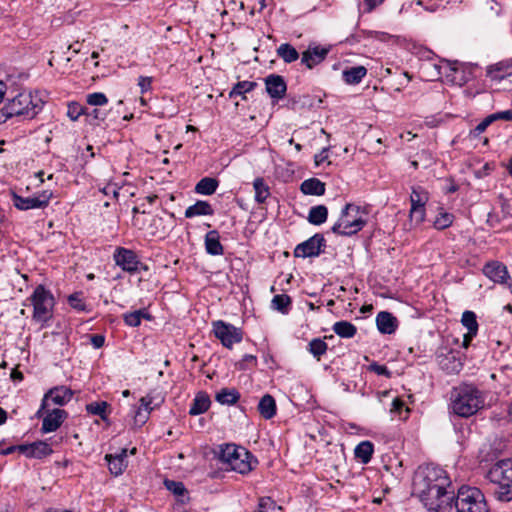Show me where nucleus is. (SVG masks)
<instances>
[{"instance_id":"obj_1","label":"nucleus","mask_w":512,"mask_h":512,"mask_svg":"<svg viewBox=\"0 0 512 512\" xmlns=\"http://www.w3.org/2000/svg\"><path fill=\"white\" fill-rule=\"evenodd\" d=\"M450 481L446 471L427 465L419 467L413 478V490L429 512H451L454 491H448Z\"/></svg>"},{"instance_id":"obj_2","label":"nucleus","mask_w":512,"mask_h":512,"mask_svg":"<svg viewBox=\"0 0 512 512\" xmlns=\"http://www.w3.org/2000/svg\"><path fill=\"white\" fill-rule=\"evenodd\" d=\"M450 408L460 417L468 418L484 407V395L475 385L461 383L453 387L450 393Z\"/></svg>"},{"instance_id":"obj_3","label":"nucleus","mask_w":512,"mask_h":512,"mask_svg":"<svg viewBox=\"0 0 512 512\" xmlns=\"http://www.w3.org/2000/svg\"><path fill=\"white\" fill-rule=\"evenodd\" d=\"M218 458L240 474H248L258 464V460L247 449L235 444L220 445Z\"/></svg>"},{"instance_id":"obj_4","label":"nucleus","mask_w":512,"mask_h":512,"mask_svg":"<svg viewBox=\"0 0 512 512\" xmlns=\"http://www.w3.org/2000/svg\"><path fill=\"white\" fill-rule=\"evenodd\" d=\"M26 302L33 307L32 319L42 326L53 317L55 298L52 292L44 285L35 287L32 294L26 299Z\"/></svg>"},{"instance_id":"obj_5","label":"nucleus","mask_w":512,"mask_h":512,"mask_svg":"<svg viewBox=\"0 0 512 512\" xmlns=\"http://www.w3.org/2000/svg\"><path fill=\"white\" fill-rule=\"evenodd\" d=\"M456 512H490L484 493L477 487L462 486L454 495Z\"/></svg>"},{"instance_id":"obj_6","label":"nucleus","mask_w":512,"mask_h":512,"mask_svg":"<svg viewBox=\"0 0 512 512\" xmlns=\"http://www.w3.org/2000/svg\"><path fill=\"white\" fill-rule=\"evenodd\" d=\"M360 207L347 203L341 211L337 222L331 227V231L336 235L352 236L362 230L366 225V219L358 216Z\"/></svg>"},{"instance_id":"obj_7","label":"nucleus","mask_w":512,"mask_h":512,"mask_svg":"<svg viewBox=\"0 0 512 512\" xmlns=\"http://www.w3.org/2000/svg\"><path fill=\"white\" fill-rule=\"evenodd\" d=\"M40 110L39 101L34 102L30 92L19 93L5 105V112L8 111L12 116H25L29 119L34 118Z\"/></svg>"},{"instance_id":"obj_8","label":"nucleus","mask_w":512,"mask_h":512,"mask_svg":"<svg viewBox=\"0 0 512 512\" xmlns=\"http://www.w3.org/2000/svg\"><path fill=\"white\" fill-rule=\"evenodd\" d=\"M212 328L214 336L225 348L232 349L234 344L240 343L243 340V330L231 323L223 320L213 321Z\"/></svg>"},{"instance_id":"obj_9","label":"nucleus","mask_w":512,"mask_h":512,"mask_svg":"<svg viewBox=\"0 0 512 512\" xmlns=\"http://www.w3.org/2000/svg\"><path fill=\"white\" fill-rule=\"evenodd\" d=\"M436 361L440 369L447 374H457L463 368L461 352L446 345L437 349Z\"/></svg>"},{"instance_id":"obj_10","label":"nucleus","mask_w":512,"mask_h":512,"mask_svg":"<svg viewBox=\"0 0 512 512\" xmlns=\"http://www.w3.org/2000/svg\"><path fill=\"white\" fill-rule=\"evenodd\" d=\"M73 391L66 386H56L49 389L43 396L41 406L39 410L36 412L35 416L37 418H41L43 416L44 410L49 408L50 401L54 405L64 406L66 405L73 397Z\"/></svg>"},{"instance_id":"obj_11","label":"nucleus","mask_w":512,"mask_h":512,"mask_svg":"<svg viewBox=\"0 0 512 512\" xmlns=\"http://www.w3.org/2000/svg\"><path fill=\"white\" fill-rule=\"evenodd\" d=\"M52 195V192L48 190H43L29 197H22L15 192L11 193L14 206L23 211L47 207Z\"/></svg>"},{"instance_id":"obj_12","label":"nucleus","mask_w":512,"mask_h":512,"mask_svg":"<svg viewBox=\"0 0 512 512\" xmlns=\"http://www.w3.org/2000/svg\"><path fill=\"white\" fill-rule=\"evenodd\" d=\"M325 248L326 240L324 236L316 233L295 247L294 256L298 258L317 257L324 252Z\"/></svg>"},{"instance_id":"obj_13","label":"nucleus","mask_w":512,"mask_h":512,"mask_svg":"<svg viewBox=\"0 0 512 512\" xmlns=\"http://www.w3.org/2000/svg\"><path fill=\"white\" fill-rule=\"evenodd\" d=\"M113 259L116 265L127 273L139 272L140 260L133 250L117 247L113 253Z\"/></svg>"},{"instance_id":"obj_14","label":"nucleus","mask_w":512,"mask_h":512,"mask_svg":"<svg viewBox=\"0 0 512 512\" xmlns=\"http://www.w3.org/2000/svg\"><path fill=\"white\" fill-rule=\"evenodd\" d=\"M486 477L491 483H512V458L497 461L488 470Z\"/></svg>"},{"instance_id":"obj_15","label":"nucleus","mask_w":512,"mask_h":512,"mask_svg":"<svg viewBox=\"0 0 512 512\" xmlns=\"http://www.w3.org/2000/svg\"><path fill=\"white\" fill-rule=\"evenodd\" d=\"M330 52V47H324L316 44H310L308 48L302 52L301 64L307 69H313L322 63Z\"/></svg>"},{"instance_id":"obj_16","label":"nucleus","mask_w":512,"mask_h":512,"mask_svg":"<svg viewBox=\"0 0 512 512\" xmlns=\"http://www.w3.org/2000/svg\"><path fill=\"white\" fill-rule=\"evenodd\" d=\"M46 415L43 417L41 432L50 433L56 431L65 419L68 417V413L63 409H45Z\"/></svg>"},{"instance_id":"obj_17","label":"nucleus","mask_w":512,"mask_h":512,"mask_svg":"<svg viewBox=\"0 0 512 512\" xmlns=\"http://www.w3.org/2000/svg\"><path fill=\"white\" fill-rule=\"evenodd\" d=\"M486 277L495 283L504 284L510 278L506 265L499 261L487 262L483 267Z\"/></svg>"},{"instance_id":"obj_18","label":"nucleus","mask_w":512,"mask_h":512,"mask_svg":"<svg viewBox=\"0 0 512 512\" xmlns=\"http://www.w3.org/2000/svg\"><path fill=\"white\" fill-rule=\"evenodd\" d=\"M18 451L28 458L41 459L53 453L51 446L46 441H36L30 444L18 446Z\"/></svg>"},{"instance_id":"obj_19","label":"nucleus","mask_w":512,"mask_h":512,"mask_svg":"<svg viewBox=\"0 0 512 512\" xmlns=\"http://www.w3.org/2000/svg\"><path fill=\"white\" fill-rule=\"evenodd\" d=\"M266 91L272 99H282L287 91V85L281 75L270 74L265 78Z\"/></svg>"},{"instance_id":"obj_20","label":"nucleus","mask_w":512,"mask_h":512,"mask_svg":"<svg viewBox=\"0 0 512 512\" xmlns=\"http://www.w3.org/2000/svg\"><path fill=\"white\" fill-rule=\"evenodd\" d=\"M461 323L468 330V332L464 334L462 347L468 348L471 344V341L478 333L479 325L477 322L476 314L470 310L464 311L461 317Z\"/></svg>"},{"instance_id":"obj_21","label":"nucleus","mask_w":512,"mask_h":512,"mask_svg":"<svg viewBox=\"0 0 512 512\" xmlns=\"http://www.w3.org/2000/svg\"><path fill=\"white\" fill-rule=\"evenodd\" d=\"M486 76L492 81L497 82H500L506 77L512 76V58L488 66Z\"/></svg>"},{"instance_id":"obj_22","label":"nucleus","mask_w":512,"mask_h":512,"mask_svg":"<svg viewBox=\"0 0 512 512\" xmlns=\"http://www.w3.org/2000/svg\"><path fill=\"white\" fill-rule=\"evenodd\" d=\"M376 326L382 334H393L398 327V320L392 313L381 311L376 316Z\"/></svg>"},{"instance_id":"obj_23","label":"nucleus","mask_w":512,"mask_h":512,"mask_svg":"<svg viewBox=\"0 0 512 512\" xmlns=\"http://www.w3.org/2000/svg\"><path fill=\"white\" fill-rule=\"evenodd\" d=\"M105 459L108 462L110 472L115 476L121 475L128 465L127 449H122L116 455L107 454Z\"/></svg>"},{"instance_id":"obj_24","label":"nucleus","mask_w":512,"mask_h":512,"mask_svg":"<svg viewBox=\"0 0 512 512\" xmlns=\"http://www.w3.org/2000/svg\"><path fill=\"white\" fill-rule=\"evenodd\" d=\"M204 245L209 255L220 256L224 254V247L220 242V235L217 230H210L206 233Z\"/></svg>"},{"instance_id":"obj_25","label":"nucleus","mask_w":512,"mask_h":512,"mask_svg":"<svg viewBox=\"0 0 512 512\" xmlns=\"http://www.w3.org/2000/svg\"><path fill=\"white\" fill-rule=\"evenodd\" d=\"M152 397L149 395L140 399V407L137 409L134 416V425L137 427L143 426L149 419V415L153 410Z\"/></svg>"},{"instance_id":"obj_26","label":"nucleus","mask_w":512,"mask_h":512,"mask_svg":"<svg viewBox=\"0 0 512 512\" xmlns=\"http://www.w3.org/2000/svg\"><path fill=\"white\" fill-rule=\"evenodd\" d=\"M214 214V209L212 205L204 200H198L193 205L189 206L185 210L186 218H193L196 216H212Z\"/></svg>"},{"instance_id":"obj_27","label":"nucleus","mask_w":512,"mask_h":512,"mask_svg":"<svg viewBox=\"0 0 512 512\" xmlns=\"http://www.w3.org/2000/svg\"><path fill=\"white\" fill-rule=\"evenodd\" d=\"M258 411L260 415L269 420L276 415L277 406L276 401L270 394H265L258 403Z\"/></svg>"},{"instance_id":"obj_28","label":"nucleus","mask_w":512,"mask_h":512,"mask_svg":"<svg viewBox=\"0 0 512 512\" xmlns=\"http://www.w3.org/2000/svg\"><path fill=\"white\" fill-rule=\"evenodd\" d=\"M300 190L305 195L321 196L325 193V183L317 178L306 179L301 183Z\"/></svg>"},{"instance_id":"obj_29","label":"nucleus","mask_w":512,"mask_h":512,"mask_svg":"<svg viewBox=\"0 0 512 512\" xmlns=\"http://www.w3.org/2000/svg\"><path fill=\"white\" fill-rule=\"evenodd\" d=\"M367 69L364 66H354L343 70V80L349 85L359 84L366 76Z\"/></svg>"},{"instance_id":"obj_30","label":"nucleus","mask_w":512,"mask_h":512,"mask_svg":"<svg viewBox=\"0 0 512 512\" xmlns=\"http://www.w3.org/2000/svg\"><path fill=\"white\" fill-rule=\"evenodd\" d=\"M211 401L206 393H198L189 408V414L192 416L205 413L210 407Z\"/></svg>"},{"instance_id":"obj_31","label":"nucleus","mask_w":512,"mask_h":512,"mask_svg":"<svg viewBox=\"0 0 512 512\" xmlns=\"http://www.w3.org/2000/svg\"><path fill=\"white\" fill-rule=\"evenodd\" d=\"M373 452V443L370 441H362L355 447L354 455L361 463L368 464L372 459Z\"/></svg>"},{"instance_id":"obj_32","label":"nucleus","mask_w":512,"mask_h":512,"mask_svg":"<svg viewBox=\"0 0 512 512\" xmlns=\"http://www.w3.org/2000/svg\"><path fill=\"white\" fill-rule=\"evenodd\" d=\"M328 209L325 205H317L310 208L307 220L313 225H321L326 222Z\"/></svg>"},{"instance_id":"obj_33","label":"nucleus","mask_w":512,"mask_h":512,"mask_svg":"<svg viewBox=\"0 0 512 512\" xmlns=\"http://www.w3.org/2000/svg\"><path fill=\"white\" fill-rule=\"evenodd\" d=\"M219 182L216 178L204 177L195 186V192L200 195H212L218 188Z\"/></svg>"},{"instance_id":"obj_34","label":"nucleus","mask_w":512,"mask_h":512,"mask_svg":"<svg viewBox=\"0 0 512 512\" xmlns=\"http://www.w3.org/2000/svg\"><path fill=\"white\" fill-rule=\"evenodd\" d=\"M332 329L341 338H353L357 333L356 326L345 320L335 322Z\"/></svg>"},{"instance_id":"obj_35","label":"nucleus","mask_w":512,"mask_h":512,"mask_svg":"<svg viewBox=\"0 0 512 512\" xmlns=\"http://www.w3.org/2000/svg\"><path fill=\"white\" fill-rule=\"evenodd\" d=\"M277 56L281 58L285 63H292L295 62L299 58V53L295 49L294 46H292L289 43H283L281 44L277 50H276Z\"/></svg>"},{"instance_id":"obj_36","label":"nucleus","mask_w":512,"mask_h":512,"mask_svg":"<svg viewBox=\"0 0 512 512\" xmlns=\"http://www.w3.org/2000/svg\"><path fill=\"white\" fill-rule=\"evenodd\" d=\"M240 398V394L236 389H221L215 396L217 402L222 405H233Z\"/></svg>"},{"instance_id":"obj_37","label":"nucleus","mask_w":512,"mask_h":512,"mask_svg":"<svg viewBox=\"0 0 512 512\" xmlns=\"http://www.w3.org/2000/svg\"><path fill=\"white\" fill-rule=\"evenodd\" d=\"M255 201L262 204L270 196V189L263 178H256L253 182Z\"/></svg>"},{"instance_id":"obj_38","label":"nucleus","mask_w":512,"mask_h":512,"mask_svg":"<svg viewBox=\"0 0 512 512\" xmlns=\"http://www.w3.org/2000/svg\"><path fill=\"white\" fill-rule=\"evenodd\" d=\"M307 350L319 361L326 354L328 345L324 339L314 338L308 343Z\"/></svg>"},{"instance_id":"obj_39","label":"nucleus","mask_w":512,"mask_h":512,"mask_svg":"<svg viewBox=\"0 0 512 512\" xmlns=\"http://www.w3.org/2000/svg\"><path fill=\"white\" fill-rule=\"evenodd\" d=\"M256 86L257 83L253 81H239L229 92V97L242 96V99H246L245 94L254 90Z\"/></svg>"},{"instance_id":"obj_40","label":"nucleus","mask_w":512,"mask_h":512,"mask_svg":"<svg viewBox=\"0 0 512 512\" xmlns=\"http://www.w3.org/2000/svg\"><path fill=\"white\" fill-rule=\"evenodd\" d=\"M291 303L292 300L290 296L287 294H278L273 297L271 306L273 309L281 312L282 314H287Z\"/></svg>"},{"instance_id":"obj_41","label":"nucleus","mask_w":512,"mask_h":512,"mask_svg":"<svg viewBox=\"0 0 512 512\" xmlns=\"http://www.w3.org/2000/svg\"><path fill=\"white\" fill-rule=\"evenodd\" d=\"M428 193L421 187H414L410 195L411 208L425 207Z\"/></svg>"},{"instance_id":"obj_42","label":"nucleus","mask_w":512,"mask_h":512,"mask_svg":"<svg viewBox=\"0 0 512 512\" xmlns=\"http://www.w3.org/2000/svg\"><path fill=\"white\" fill-rule=\"evenodd\" d=\"M498 487L494 490L493 494L495 498L502 502H509L512 500V483L503 481L502 483H496Z\"/></svg>"},{"instance_id":"obj_43","label":"nucleus","mask_w":512,"mask_h":512,"mask_svg":"<svg viewBox=\"0 0 512 512\" xmlns=\"http://www.w3.org/2000/svg\"><path fill=\"white\" fill-rule=\"evenodd\" d=\"M454 218L452 213L446 212L441 208L433 222V226L437 230H444L453 224Z\"/></svg>"},{"instance_id":"obj_44","label":"nucleus","mask_w":512,"mask_h":512,"mask_svg":"<svg viewBox=\"0 0 512 512\" xmlns=\"http://www.w3.org/2000/svg\"><path fill=\"white\" fill-rule=\"evenodd\" d=\"M142 318L150 319V316L143 310H136L123 315L124 323L130 327L139 326L141 324Z\"/></svg>"},{"instance_id":"obj_45","label":"nucleus","mask_w":512,"mask_h":512,"mask_svg":"<svg viewBox=\"0 0 512 512\" xmlns=\"http://www.w3.org/2000/svg\"><path fill=\"white\" fill-rule=\"evenodd\" d=\"M108 406L109 405L106 401L91 402L86 405V411L89 414L99 416L102 420H106L107 419L106 410H107Z\"/></svg>"},{"instance_id":"obj_46","label":"nucleus","mask_w":512,"mask_h":512,"mask_svg":"<svg viewBox=\"0 0 512 512\" xmlns=\"http://www.w3.org/2000/svg\"><path fill=\"white\" fill-rule=\"evenodd\" d=\"M282 507L278 506L270 497H264L259 500L258 508L254 512H281Z\"/></svg>"},{"instance_id":"obj_47","label":"nucleus","mask_w":512,"mask_h":512,"mask_svg":"<svg viewBox=\"0 0 512 512\" xmlns=\"http://www.w3.org/2000/svg\"><path fill=\"white\" fill-rule=\"evenodd\" d=\"M85 116L91 125H98L100 121H104L106 113L98 108L85 109Z\"/></svg>"},{"instance_id":"obj_48","label":"nucleus","mask_w":512,"mask_h":512,"mask_svg":"<svg viewBox=\"0 0 512 512\" xmlns=\"http://www.w3.org/2000/svg\"><path fill=\"white\" fill-rule=\"evenodd\" d=\"M69 305L77 311H87V306L84 302L81 292H76L68 297Z\"/></svg>"},{"instance_id":"obj_49","label":"nucleus","mask_w":512,"mask_h":512,"mask_svg":"<svg viewBox=\"0 0 512 512\" xmlns=\"http://www.w3.org/2000/svg\"><path fill=\"white\" fill-rule=\"evenodd\" d=\"M86 107L81 106L77 102H71L68 104L67 116L72 120L76 121L81 115H85Z\"/></svg>"},{"instance_id":"obj_50","label":"nucleus","mask_w":512,"mask_h":512,"mask_svg":"<svg viewBox=\"0 0 512 512\" xmlns=\"http://www.w3.org/2000/svg\"><path fill=\"white\" fill-rule=\"evenodd\" d=\"M86 102L91 106H103L108 103V98L102 92H94L87 95Z\"/></svg>"},{"instance_id":"obj_51","label":"nucleus","mask_w":512,"mask_h":512,"mask_svg":"<svg viewBox=\"0 0 512 512\" xmlns=\"http://www.w3.org/2000/svg\"><path fill=\"white\" fill-rule=\"evenodd\" d=\"M492 124L491 118L488 115L484 118L474 129L470 130L469 138L476 139L478 138L485 130Z\"/></svg>"},{"instance_id":"obj_52","label":"nucleus","mask_w":512,"mask_h":512,"mask_svg":"<svg viewBox=\"0 0 512 512\" xmlns=\"http://www.w3.org/2000/svg\"><path fill=\"white\" fill-rule=\"evenodd\" d=\"M166 488L171 491L176 496H184L186 492V488L182 482H177L173 480H165L164 482Z\"/></svg>"},{"instance_id":"obj_53","label":"nucleus","mask_w":512,"mask_h":512,"mask_svg":"<svg viewBox=\"0 0 512 512\" xmlns=\"http://www.w3.org/2000/svg\"><path fill=\"white\" fill-rule=\"evenodd\" d=\"M369 371L376 373L377 375L385 376L390 378L392 373L385 365H380L377 362H373L369 365Z\"/></svg>"},{"instance_id":"obj_54","label":"nucleus","mask_w":512,"mask_h":512,"mask_svg":"<svg viewBox=\"0 0 512 512\" xmlns=\"http://www.w3.org/2000/svg\"><path fill=\"white\" fill-rule=\"evenodd\" d=\"M425 207H419V208H411L410 209V218L412 220H415L417 224L422 223L425 220Z\"/></svg>"},{"instance_id":"obj_55","label":"nucleus","mask_w":512,"mask_h":512,"mask_svg":"<svg viewBox=\"0 0 512 512\" xmlns=\"http://www.w3.org/2000/svg\"><path fill=\"white\" fill-rule=\"evenodd\" d=\"M492 123L497 120L512 121V110H505L489 115Z\"/></svg>"},{"instance_id":"obj_56","label":"nucleus","mask_w":512,"mask_h":512,"mask_svg":"<svg viewBox=\"0 0 512 512\" xmlns=\"http://www.w3.org/2000/svg\"><path fill=\"white\" fill-rule=\"evenodd\" d=\"M152 78L140 76L138 79V86L140 87L141 93H145L151 89Z\"/></svg>"},{"instance_id":"obj_57","label":"nucleus","mask_w":512,"mask_h":512,"mask_svg":"<svg viewBox=\"0 0 512 512\" xmlns=\"http://www.w3.org/2000/svg\"><path fill=\"white\" fill-rule=\"evenodd\" d=\"M248 363H251L253 365H256L257 363V358L256 356L254 355H251V354H246L243 356V358L241 359V361H239V363H237V366L239 367V369H246Z\"/></svg>"},{"instance_id":"obj_58","label":"nucleus","mask_w":512,"mask_h":512,"mask_svg":"<svg viewBox=\"0 0 512 512\" xmlns=\"http://www.w3.org/2000/svg\"><path fill=\"white\" fill-rule=\"evenodd\" d=\"M384 0H364V13H371L377 6L382 4Z\"/></svg>"},{"instance_id":"obj_59","label":"nucleus","mask_w":512,"mask_h":512,"mask_svg":"<svg viewBox=\"0 0 512 512\" xmlns=\"http://www.w3.org/2000/svg\"><path fill=\"white\" fill-rule=\"evenodd\" d=\"M90 341L94 348L99 349L104 346L105 337L101 334H94L90 336Z\"/></svg>"},{"instance_id":"obj_60","label":"nucleus","mask_w":512,"mask_h":512,"mask_svg":"<svg viewBox=\"0 0 512 512\" xmlns=\"http://www.w3.org/2000/svg\"><path fill=\"white\" fill-rule=\"evenodd\" d=\"M404 407V402L399 398H394L391 404L390 412L400 413Z\"/></svg>"},{"instance_id":"obj_61","label":"nucleus","mask_w":512,"mask_h":512,"mask_svg":"<svg viewBox=\"0 0 512 512\" xmlns=\"http://www.w3.org/2000/svg\"><path fill=\"white\" fill-rule=\"evenodd\" d=\"M327 151L328 148H324L319 154L315 155L314 161L317 166L322 164L328 158Z\"/></svg>"},{"instance_id":"obj_62","label":"nucleus","mask_w":512,"mask_h":512,"mask_svg":"<svg viewBox=\"0 0 512 512\" xmlns=\"http://www.w3.org/2000/svg\"><path fill=\"white\" fill-rule=\"evenodd\" d=\"M11 117H13L12 114H9L8 111L5 112V106L0 109V124L5 123Z\"/></svg>"},{"instance_id":"obj_63","label":"nucleus","mask_w":512,"mask_h":512,"mask_svg":"<svg viewBox=\"0 0 512 512\" xmlns=\"http://www.w3.org/2000/svg\"><path fill=\"white\" fill-rule=\"evenodd\" d=\"M18 450V446H10L6 449H3L0 454L2 455H9L12 454L14 451Z\"/></svg>"},{"instance_id":"obj_64","label":"nucleus","mask_w":512,"mask_h":512,"mask_svg":"<svg viewBox=\"0 0 512 512\" xmlns=\"http://www.w3.org/2000/svg\"><path fill=\"white\" fill-rule=\"evenodd\" d=\"M7 419V412L0 407V425L4 424Z\"/></svg>"}]
</instances>
